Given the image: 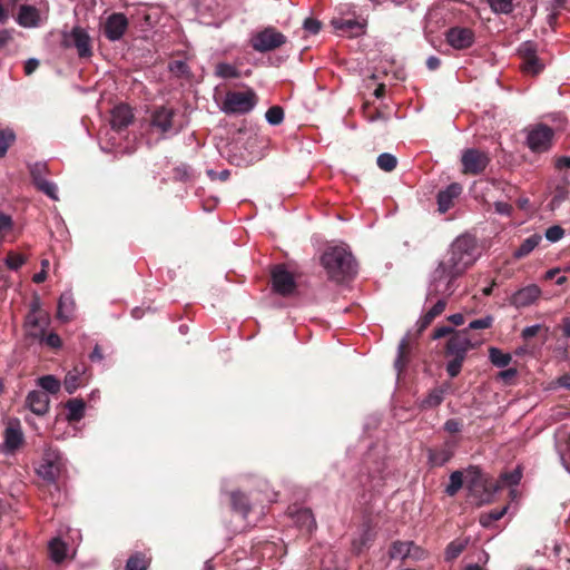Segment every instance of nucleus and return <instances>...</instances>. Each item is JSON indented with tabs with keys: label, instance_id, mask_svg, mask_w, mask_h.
Listing matches in <instances>:
<instances>
[{
	"label": "nucleus",
	"instance_id": "f257e3e1",
	"mask_svg": "<svg viewBox=\"0 0 570 570\" xmlns=\"http://www.w3.org/2000/svg\"><path fill=\"white\" fill-rule=\"evenodd\" d=\"M478 243L472 235L459 236L450 246L448 253L431 273L426 292V302H436L417 321V334L426 330L440 316L454 293L455 281L461 277L478 259Z\"/></svg>",
	"mask_w": 570,
	"mask_h": 570
},
{
	"label": "nucleus",
	"instance_id": "f03ea898",
	"mask_svg": "<svg viewBox=\"0 0 570 570\" xmlns=\"http://www.w3.org/2000/svg\"><path fill=\"white\" fill-rule=\"evenodd\" d=\"M321 264L331 281L345 283L357 274V263L350 250L343 246L328 247L321 256Z\"/></svg>",
	"mask_w": 570,
	"mask_h": 570
},
{
	"label": "nucleus",
	"instance_id": "7ed1b4c3",
	"mask_svg": "<svg viewBox=\"0 0 570 570\" xmlns=\"http://www.w3.org/2000/svg\"><path fill=\"white\" fill-rule=\"evenodd\" d=\"M63 469V461L61 454L52 449L45 451L41 463L37 469L38 475L42 479L40 487H53L56 492H59L57 479Z\"/></svg>",
	"mask_w": 570,
	"mask_h": 570
},
{
	"label": "nucleus",
	"instance_id": "20e7f679",
	"mask_svg": "<svg viewBox=\"0 0 570 570\" xmlns=\"http://www.w3.org/2000/svg\"><path fill=\"white\" fill-rule=\"evenodd\" d=\"M258 98L253 89L245 91H228L223 104L226 114H247L257 104Z\"/></svg>",
	"mask_w": 570,
	"mask_h": 570
},
{
	"label": "nucleus",
	"instance_id": "39448f33",
	"mask_svg": "<svg viewBox=\"0 0 570 570\" xmlns=\"http://www.w3.org/2000/svg\"><path fill=\"white\" fill-rule=\"evenodd\" d=\"M482 344L481 338H476L475 336H471L468 333V330H461L454 332L445 344V356H461L462 358L466 357V354L470 350L476 348Z\"/></svg>",
	"mask_w": 570,
	"mask_h": 570
},
{
	"label": "nucleus",
	"instance_id": "423d86ee",
	"mask_svg": "<svg viewBox=\"0 0 570 570\" xmlns=\"http://www.w3.org/2000/svg\"><path fill=\"white\" fill-rule=\"evenodd\" d=\"M461 173L469 176L483 174L491 163L489 153L478 148H466L461 156Z\"/></svg>",
	"mask_w": 570,
	"mask_h": 570
},
{
	"label": "nucleus",
	"instance_id": "0eeeda50",
	"mask_svg": "<svg viewBox=\"0 0 570 570\" xmlns=\"http://www.w3.org/2000/svg\"><path fill=\"white\" fill-rule=\"evenodd\" d=\"M287 38L274 27H267L252 38V47L257 52L273 51L285 45Z\"/></svg>",
	"mask_w": 570,
	"mask_h": 570
},
{
	"label": "nucleus",
	"instance_id": "6e6552de",
	"mask_svg": "<svg viewBox=\"0 0 570 570\" xmlns=\"http://www.w3.org/2000/svg\"><path fill=\"white\" fill-rule=\"evenodd\" d=\"M554 131L547 125L538 124L533 126L527 136V145L533 153H546L552 146Z\"/></svg>",
	"mask_w": 570,
	"mask_h": 570
},
{
	"label": "nucleus",
	"instance_id": "1a4fd4ad",
	"mask_svg": "<svg viewBox=\"0 0 570 570\" xmlns=\"http://www.w3.org/2000/svg\"><path fill=\"white\" fill-rule=\"evenodd\" d=\"M518 55L521 58V69L524 73L537 76L544 69V63L537 55V46L531 41H525L518 48Z\"/></svg>",
	"mask_w": 570,
	"mask_h": 570
},
{
	"label": "nucleus",
	"instance_id": "9d476101",
	"mask_svg": "<svg viewBox=\"0 0 570 570\" xmlns=\"http://www.w3.org/2000/svg\"><path fill=\"white\" fill-rule=\"evenodd\" d=\"M464 482L466 489L473 495L481 497L484 493L490 494L492 492V484L479 466L470 465L465 470Z\"/></svg>",
	"mask_w": 570,
	"mask_h": 570
},
{
	"label": "nucleus",
	"instance_id": "9b49d317",
	"mask_svg": "<svg viewBox=\"0 0 570 570\" xmlns=\"http://www.w3.org/2000/svg\"><path fill=\"white\" fill-rule=\"evenodd\" d=\"M445 40L453 49L465 50L473 46L475 32L469 27H451L445 31Z\"/></svg>",
	"mask_w": 570,
	"mask_h": 570
},
{
	"label": "nucleus",
	"instance_id": "f8f14e48",
	"mask_svg": "<svg viewBox=\"0 0 570 570\" xmlns=\"http://www.w3.org/2000/svg\"><path fill=\"white\" fill-rule=\"evenodd\" d=\"M271 277L273 291L282 296H288L296 289L295 279L284 265H275Z\"/></svg>",
	"mask_w": 570,
	"mask_h": 570
},
{
	"label": "nucleus",
	"instance_id": "ddd939ff",
	"mask_svg": "<svg viewBox=\"0 0 570 570\" xmlns=\"http://www.w3.org/2000/svg\"><path fill=\"white\" fill-rule=\"evenodd\" d=\"M458 442L455 440H445L440 446L429 448L428 464L430 468H440L446 464L455 453Z\"/></svg>",
	"mask_w": 570,
	"mask_h": 570
},
{
	"label": "nucleus",
	"instance_id": "4468645a",
	"mask_svg": "<svg viewBox=\"0 0 570 570\" xmlns=\"http://www.w3.org/2000/svg\"><path fill=\"white\" fill-rule=\"evenodd\" d=\"M128 27V18L121 12H114L104 23V35L109 41H118L124 37Z\"/></svg>",
	"mask_w": 570,
	"mask_h": 570
},
{
	"label": "nucleus",
	"instance_id": "2eb2a0df",
	"mask_svg": "<svg viewBox=\"0 0 570 570\" xmlns=\"http://www.w3.org/2000/svg\"><path fill=\"white\" fill-rule=\"evenodd\" d=\"M541 294V288L538 285L530 284L513 293L509 302L515 308H523L535 303Z\"/></svg>",
	"mask_w": 570,
	"mask_h": 570
},
{
	"label": "nucleus",
	"instance_id": "dca6fc26",
	"mask_svg": "<svg viewBox=\"0 0 570 570\" xmlns=\"http://www.w3.org/2000/svg\"><path fill=\"white\" fill-rule=\"evenodd\" d=\"M67 41H70L77 49L80 58H89L92 56L91 39L85 29L80 27L72 28Z\"/></svg>",
	"mask_w": 570,
	"mask_h": 570
},
{
	"label": "nucleus",
	"instance_id": "f3484780",
	"mask_svg": "<svg viewBox=\"0 0 570 570\" xmlns=\"http://www.w3.org/2000/svg\"><path fill=\"white\" fill-rule=\"evenodd\" d=\"M332 24L350 38L360 37L365 32V23L352 18H334Z\"/></svg>",
	"mask_w": 570,
	"mask_h": 570
},
{
	"label": "nucleus",
	"instance_id": "a211bd4d",
	"mask_svg": "<svg viewBox=\"0 0 570 570\" xmlns=\"http://www.w3.org/2000/svg\"><path fill=\"white\" fill-rule=\"evenodd\" d=\"M48 325V313L27 314L26 316V326L28 328V335L33 338H42Z\"/></svg>",
	"mask_w": 570,
	"mask_h": 570
},
{
	"label": "nucleus",
	"instance_id": "6ab92c4d",
	"mask_svg": "<svg viewBox=\"0 0 570 570\" xmlns=\"http://www.w3.org/2000/svg\"><path fill=\"white\" fill-rule=\"evenodd\" d=\"M26 404L32 413L41 416L49 411L50 400L47 393L36 390L28 393Z\"/></svg>",
	"mask_w": 570,
	"mask_h": 570
},
{
	"label": "nucleus",
	"instance_id": "aec40b11",
	"mask_svg": "<svg viewBox=\"0 0 570 570\" xmlns=\"http://www.w3.org/2000/svg\"><path fill=\"white\" fill-rule=\"evenodd\" d=\"M462 186L459 183H452L445 189L438 194V205L441 213H446L454 206V200L461 195Z\"/></svg>",
	"mask_w": 570,
	"mask_h": 570
},
{
	"label": "nucleus",
	"instance_id": "412c9836",
	"mask_svg": "<svg viewBox=\"0 0 570 570\" xmlns=\"http://www.w3.org/2000/svg\"><path fill=\"white\" fill-rule=\"evenodd\" d=\"M134 114L129 106L120 104L116 106L111 111L110 124L112 129L120 131L128 127L132 121Z\"/></svg>",
	"mask_w": 570,
	"mask_h": 570
},
{
	"label": "nucleus",
	"instance_id": "4be33fe9",
	"mask_svg": "<svg viewBox=\"0 0 570 570\" xmlns=\"http://www.w3.org/2000/svg\"><path fill=\"white\" fill-rule=\"evenodd\" d=\"M175 117V110L165 106L158 107L151 115V124L154 127L161 130V132H168L173 129V119Z\"/></svg>",
	"mask_w": 570,
	"mask_h": 570
},
{
	"label": "nucleus",
	"instance_id": "5701e85b",
	"mask_svg": "<svg viewBox=\"0 0 570 570\" xmlns=\"http://www.w3.org/2000/svg\"><path fill=\"white\" fill-rule=\"evenodd\" d=\"M40 20L39 11L30 4H21L17 17V22L24 28L37 27Z\"/></svg>",
	"mask_w": 570,
	"mask_h": 570
},
{
	"label": "nucleus",
	"instance_id": "b1692460",
	"mask_svg": "<svg viewBox=\"0 0 570 570\" xmlns=\"http://www.w3.org/2000/svg\"><path fill=\"white\" fill-rule=\"evenodd\" d=\"M232 509L246 517L250 511V504L247 495L242 491H232L229 493Z\"/></svg>",
	"mask_w": 570,
	"mask_h": 570
},
{
	"label": "nucleus",
	"instance_id": "393cba45",
	"mask_svg": "<svg viewBox=\"0 0 570 570\" xmlns=\"http://www.w3.org/2000/svg\"><path fill=\"white\" fill-rule=\"evenodd\" d=\"M151 558L145 552L137 551L127 559L125 570H148Z\"/></svg>",
	"mask_w": 570,
	"mask_h": 570
},
{
	"label": "nucleus",
	"instance_id": "a878e982",
	"mask_svg": "<svg viewBox=\"0 0 570 570\" xmlns=\"http://www.w3.org/2000/svg\"><path fill=\"white\" fill-rule=\"evenodd\" d=\"M49 554L55 563H61L67 558L68 544L60 538H53L48 546Z\"/></svg>",
	"mask_w": 570,
	"mask_h": 570
},
{
	"label": "nucleus",
	"instance_id": "bb28decb",
	"mask_svg": "<svg viewBox=\"0 0 570 570\" xmlns=\"http://www.w3.org/2000/svg\"><path fill=\"white\" fill-rule=\"evenodd\" d=\"M23 443V434L20 429L9 426L4 431V445L10 452L16 451Z\"/></svg>",
	"mask_w": 570,
	"mask_h": 570
},
{
	"label": "nucleus",
	"instance_id": "cd10ccee",
	"mask_svg": "<svg viewBox=\"0 0 570 570\" xmlns=\"http://www.w3.org/2000/svg\"><path fill=\"white\" fill-rule=\"evenodd\" d=\"M542 237L540 234H533L525 238L521 245L514 250V258H523L528 256L541 242Z\"/></svg>",
	"mask_w": 570,
	"mask_h": 570
},
{
	"label": "nucleus",
	"instance_id": "c85d7f7f",
	"mask_svg": "<svg viewBox=\"0 0 570 570\" xmlns=\"http://www.w3.org/2000/svg\"><path fill=\"white\" fill-rule=\"evenodd\" d=\"M68 410L67 420L78 422L85 415V402L81 399H71L66 403Z\"/></svg>",
	"mask_w": 570,
	"mask_h": 570
},
{
	"label": "nucleus",
	"instance_id": "c756f323",
	"mask_svg": "<svg viewBox=\"0 0 570 570\" xmlns=\"http://www.w3.org/2000/svg\"><path fill=\"white\" fill-rule=\"evenodd\" d=\"M410 338L406 336L401 340L397 348V357L395 360V367L402 372L410 361Z\"/></svg>",
	"mask_w": 570,
	"mask_h": 570
},
{
	"label": "nucleus",
	"instance_id": "7c9ffc66",
	"mask_svg": "<svg viewBox=\"0 0 570 570\" xmlns=\"http://www.w3.org/2000/svg\"><path fill=\"white\" fill-rule=\"evenodd\" d=\"M295 522L301 529L312 532L316 529L315 518L309 509L298 510L295 514Z\"/></svg>",
	"mask_w": 570,
	"mask_h": 570
},
{
	"label": "nucleus",
	"instance_id": "2f4dec72",
	"mask_svg": "<svg viewBox=\"0 0 570 570\" xmlns=\"http://www.w3.org/2000/svg\"><path fill=\"white\" fill-rule=\"evenodd\" d=\"M412 548H415V544L412 541H395L390 548V558L391 559H405L411 554ZM416 549H419L416 547Z\"/></svg>",
	"mask_w": 570,
	"mask_h": 570
},
{
	"label": "nucleus",
	"instance_id": "473e14b6",
	"mask_svg": "<svg viewBox=\"0 0 570 570\" xmlns=\"http://www.w3.org/2000/svg\"><path fill=\"white\" fill-rule=\"evenodd\" d=\"M38 385L45 393L57 394L60 391L61 383L55 375H43L38 379Z\"/></svg>",
	"mask_w": 570,
	"mask_h": 570
},
{
	"label": "nucleus",
	"instance_id": "72a5a7b5",
	"mask_svg": "<svg viewBox=\"0 0 570 570\" xmlns=\"http://www.w3.org/2000/svg\"><path fill=\"white\" fill-rule=\"evenodd\" d=\"M73 299L71 294L65 293L60 296L58 302V317L62 320H68L70 317V314L73 311Z\"/></svg>",
	"mask_w": 570,
	"mask_h": 570
},
{
	"label": "nucleus",
	"instance_id": "f704fd0d",
	"mask_svg": "<svg viewBox=\"0 0 570 570\" xmlns=\"http://www.w3.org/2000/svg\"><path fill=\"white\" fill-rule=\"evenodd\" d=\"M465 484L464 474L461 471H454L450 475V482L445 488V493L449 497H454Z\"/></svg>",
	"mask_w": 570,
	"mask_h": 570
},
{
	"label": "nucleus",
	"instance_id": "c9c22d12",
	"mask_svg": "<svg viewBox=\"0 0 570 570\" xmlns=\"http://www.w3.org/2000/svg\"><path fill=\"white\" fill-rule=\"evenodd\" d=\"M465 547H466L465 540L456 539V540L451 541L445 548V552H444L445 561L455 560L464 551Z\"/></svg>",
	"mask_w": 570,
	"mask_h": 570
},
{
	"label": "nucleus",
	"instance_id": "e433bc0d",
	"mask_svg": "<svg viewBox=\"0 0 570 570\" xmlns=\"http://www.w3.org/2000/svg\"><path fill=\"white\" fill-rule=\"evenodd\" d=\"M489 357L491 363L497 367H505L510 364L512 357L509 353H503L497 347L489 348Z\"/></svg>",
	"mask_w": 570,
	"mask_h": 570
},
{
	"label": "nucleus",
	"instance_id": "4c0bfd02",
	"mask_svg": "<svg viewBox=\"0 0 570 570\" xmlns=\"http://www.w3.org/2000/svg\"><path fill=\"white\" fill-rule=\"evenodd\" d=\"M507 507L502 509H493L490 512L482 513L480 515V524L484 528L492 527L497 521H499L507 512Z\"/></svg>",
	"mask_w": 570,
	"mask_h": 570
},
{
	"label": "nucleus",
	"instance_id": "58836bf2",
	"mask_svg": "<svg viewBox=\"0 0 570 570\" xmlns=\"http://www.w3.org/2000/svg\"><path fill=\"white\" fill-rule=\"evenodd\" d=\"M215 75L223 79L238 78L239 71L233 65L220 62L216 66Z\"/></svg>",
	"mask_w": 570,
	"mask_h": 570
},
{
	"label": "nucleus",
	"instance_id": "ea45409f",
	"mask_svg": "<svg viewBox=\"0 0 570 570\" xmlns=\"http://www.w3.org/2000/svg\"><path fill=\"white\" fill-rule=\"evenodd\" d=\"M376 164L380 169L389 173L396 168L397 159L392 154L383 153L377 157Z\"/></svg>",
	"mask_w": 570,
	"mask_h": 570
},
{
	"label": "nucleus",
	"instance_id": "a19ab883",
	"mask_svg": "<svg viewBox=\"0 0 570 570\" xmlns=\"http://www.w3.org/2000/svg\"><path fill=\"white\" fill-rule=\"evenodd\" d=\"M16 136L9 129H0V158L4 157L10 146L14 142Z\"/></svg>",
	"mask_w": 570,
	"mask_h": 570
},
{
	"label": "nucleus",
	"instance_id": "79ce46f5",
	"mask_svg": "<svg viewBox=\"0 0 570 570\" xmlns=\"http://www.w3.org/2000/svg\"><path fill=\"white\" fill-rule=\"evenodd\" d=\"M493 12L509 14L513 11V0H487Z\"/></svg>",
	"mask_w": 570,
	"mask_h": 570
},
{
	"label": "nucleus",
	"instance_id": "37998d69",
	"mask_svg": "<svg viewBox=\"0 0 570 570\" xmlns=\"http://www.w3.org/2000/svg\"><path fill=\"white\" fill-rule=\"evenodd\" d=\"M265 117L271 125L277 126L282 124L284 120V110L281 106H273L268 108V110L265 114Z\"/></svg>",
	"mask_w": 570,
	"mask_h": 570
},
{
	"label": "nucleus",
	"instance_id": "c03bdc74",
	"mask_svg": "<svg viewBox=\"0 0 570 570\" xmlns=\"http://www.w3.org/2000/svg\"><path fill=\"white\" fill-rule=\"evenodd\" d=\"M26 263V257L21 254L9 252L6 257V265L12 271H18Z\"/></svg>",
	"mask_w": 570,
	"mask_h": 570
},
{
	"label": "nucleus",
	"instance_id": "a18cd8bd",
	"mask_svg": "<svg viewBox=\"0 0 570 570\" xmlns=\"http://www.w3.org/2000/svg\"><path fill=\"white\" fill-rule=\"evenodd\" d=\"M444 399V391L442 389H434L424 400V405L428 407L439 406Z\"/></svg>",
	"mask_w": 570,
	"mask_h": 570
},
{
	"label": "nucleus",
	"instance_id": "49530a36",
	"mask_svg": "<svg viewBox=\"0 0 570 570\" xmlns=\"http://www.w3.org/2000/svg\"><path fill=\"white\" fill-rule=\"evenodd\" d=\"M493 322L494 317L492 315H487L485 317L473 320L472 322H470L466 330L469 332L490 328L493 325Z\"/></svg>",
	"mask_w": 570,
	"mask_h": 570
},
{
	"label": "nucleus",
	"instance_id": "de8ad7c7",
	"mask_svg": "<svg viewBox=\"0 0 570 570\" xmlns=\"http://www.w3.org/2000/svg\"><path fill=\"white\" fill-rule=\"evenodd\" d=\"M464 361L465 358H462L461 356H452V360L446 364V372L450 377L454 379L460 374Z\"/></svg>",
	"mask_w": 570,
	"mask_h": 570
},
{
	"label": "nucleus",
	"instance_id": "09e8293b",
	"mask_svg": "<svg viewBox=\"0 0 570 570\" xmlns=\"http://www.w3.org/2000/svg\"><path fill=\"white\" fill-rule=\"evenodd\" d=\"M12 229V219L9 215L0 213V245L7 234Z\"/></svg>",
	"mask_w": 570,
	"mask_h": 570
},
{
	"label": "nucleus",
	"instance_id": "8fccbe9b",
	"mask_svg": "<svg viewBox=\"0 0 570 570\" xmlns=\"http://www.w3.org/2000/svg\"><path fill=\"white\" fill-rule=\"evenodd\" d=\"M36 187L50 198L57 199V186L53 183L42 179L41 181H38Z\"/></svg>",
	"mask_w": 570,
	"mask_h": 570
},
{
	"label": "nucleus",
	"instance_id": "3c124183",
	"mask_svg": "<svg viewBox=\"0 0 570 570\" xmlns=\"http://www.w3.org/2000/svg\"><path fill=\"white\" fill-rule=\"evenodd\" d=\"M79 374L69 372L65 377V389L68 393H73L79 386Z\"/></svg>",
	"mask_w": 570,
	"mask_h": 570
},
{
	"label": "nucleus",
	"instance_id": "603ef678",
	"mask_svg": "<svg viewBox=\"0 0 570 570\" xmlns=\"http://www.w3.org/2000/svg\"><path fill=\"white\" fill-rule=\"evenodd\" d=\"M564 235V229L559 225H553L546 230V238L552 243L560 240Z\"/></svg>",
	"mask_w": 570,
	"mask_h": 570
},
{
	"label": "nucleus",
	"instance_id": "864d4df0",
	"mask_svg": "<svg viewBox=\"0 0 570 570\" xmlns=\"http://www.w3.org/2000/svg\"><path fill=\"white\" fill-rule=\"evenodd\" d=\"M39 341L41 342H45L46 345L52 347V348H58L61 346V338L59 337L58 334L56 333H50V334H46L43 335L42 338H38Z\"/></svg>",
	"mask_w": 570,
	"mask_h": 570
},
{
	"label": "nucleus",
	"instance_id": "5fc2aeb1",
	"mask_svg": "<svg viewBox=\"0 0 570 570\" xmlns=\"http://www.w3.org/2000/svg\"><path fill=\"white\" fill-rule=\"evenodd\" d=\"M303 27L307 32L316 35L321 30L322 23L314 18H306L304 20Z\"/></svg>",
	"mask_w": 570,
	"mask_h": 570
},
{
	"label": "nucleus",
	"instance_id": "6e6d98bb",
	"mask_svg": "<svg viewBox=\"0 0 570 570\" xmlns=\"http://www.w3.org/2000/svg\"><path fill=\"white\" fill-rule=\"evenodd\" d=\"M45 169H46V166L42 164H35L30 168V175H31V178H32L35 185H37L38 181H41L42 179H45L42 177Z\"/></svg>",
	"mask_w": 570,
	"mask_h": 570
},
{
	"label": "nucleus",
	"instance_id": "4d7b16f0",
	"mask_svg": "<svg viewBox=\"0 0 570 570\" xmlns=\"http://www.w3.org/2000/svg\"><path fill=\"white\" fill-rule=\"evenodd\" d=\"M454 332H456V331L451 326H446V325L438 326L433 331L432 338L439 340V338L445 337L448 335L451 336Z\"/></svg>",
	"mask_w": 570,
	"mask_h": 570
},
{
	"label": "nucleus",
	"instance_id": "13d9d810",
	"mask_svg": "<svg viewBox=\"0 0 570 570\" xmlns=\"http://www.w3.org/2000/svg\"><path fill=\"white\" fill-rule=\"evenodd\" d=\"M462 426V422L456 419H450L444 423V430L452 434L461 432Z\"/></svg>",
	"mask_w": 570,
	"mask_h": 570
},
{
	"label": "nucleus",
	"instance_id": "bf43d9fd",
	"mask_svg": "<svg viewBox=\"0 0 570 570\" xmlns=\"http://www.w3.org/2000/svg\"><path fill=\"white\" fill-rule=\"evenodd\" d=\"M494 209L500 215L511 216L513 212L512 205L504 202H497L494 203Z\"/></svg>",
	"mask_w": 570,
	"mask_h": 570
},
{
	"label": "nucleus",
	"instance_id": "052dcab7",
	"mask_svg": "<svg viewBox=\"0 0 570 570\" xmlns=\"http://www.w3.org/2000/svg\"><path fill=\"white\" fill-rule=\"evenodd\" d=\"M502 480L505 484L508 485H515L520 482L521 480V473L515 471V472H512V473H504L502 475Z\"/></svg>",
	"mask_w": 570,
	"mask_h": 570
},
{
	"label": "nucleus",
	"instance_id": "680f3d73",
	"mask_svg": "<svg viewBox=\"0 0 570 570\" xmlns=\"http://www.w3.org/2000/svg\"><path fill=\"white\" fill-rule=\"evenodd\" d=\"M541 328H542V326L539 324L528 326L522 330L521 336L523 340H530V338L534 337L540 332Z\"/></svg>",
	"mask_w": 570,
	"mask_h": 570
},
{
	"label": "nucleus",
	"instance_id": "e2e57ef3",
	"mask_svg": "<svg viewBox=\"0 0 570 570\" xmlns=\"http://www.w3.org/2000/svg\"><path fill=\"white\" fill-rule=\"evenodd\" d=\"M29 313L28 314H40V313H46L42 308H41V302H40V298L39 296H33L32 301L30 302V306H29Z\"/></svg>",
	"mask_w": 570,
	"mask_h": 570
},
{
	"label": "nucleus",
	"instance_id": "0e129e2a",
	"mask_svg": "<svg viewBox=\"0 0 570 570\" xmlns=\"http://www.w3.org/2000/svg\"><path fill=\"white\" fill-rule=\"evenodd\" d=\"M170 70L178 75H184L188 71V66L184 61L176 60L171 63Z\"/></svg>",
	"mask_w": 570,
	"mask_h": 570
},
{
	"label": "nucleus",
	"instance_id": "69168bd1",
	"mask_svg": "<svg viewBox=\"0 0 570 570\" xmlns=\"http://www.w3.org/2000/svg\"><path fill=\"white\" fill-rule=\"evenodd\" d=\"M39 67V60L35 59V58H30L26 61L24 63V73L27 76H30L31 73H33L37 68Z\"/></svg>",
	"mask_w": 570,
	"mask_h": 570
},
{
	"label": "nucleus",
	"instance_id": "338daca9",
	"mask_svg": "<svg viewBox=\"0 0 570 570\" xmlns=\"http://www.w3.org/2000/svg\"><path fill=\"white\" fill-rule=\"evenodd\" d=\"M12 40V35L10 30L3 29L0 30V49L6 47Z\"/></svg>",
	"mask_w": 570,
	"mask_h": 570
},
{
	"label": "nucleus",
	"instance_id": "774afa93",
	"mask_svg": "<svg viewBox=\"0 0 570 570\" xmlns=\"http://www.w3.org/2000/svg\"><path fill=\"white\" fill-rule=\"evenodd\" d=\"M556 167L558 169L569 168L570 169V156H562L557 158Z\"/></svg>",
	"mask_w": 570,
	"mask_h": 570
}]
</instances>
